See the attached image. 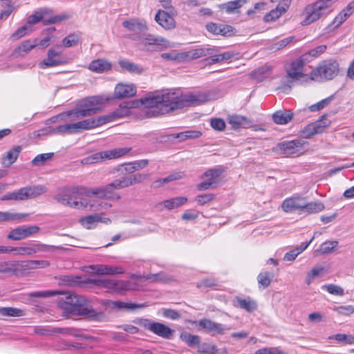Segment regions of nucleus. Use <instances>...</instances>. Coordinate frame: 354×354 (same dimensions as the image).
I'll return each instance as SVG.
<instances>
[{"instance_id": "nucleus-10", "label": "nucleus", "mask_w": 354, "mask_h": 354, "mask_svg": "<svg viewBox=\"0 0 354 354\" xmlns=\"http://www.w3.org/2000/svg\"><path fill=\"white\" fill-rule=\"evenodd\" d=\"M218 52L216 48H198L187 52V56L191 59H198L203 57L209 56L210 63L221 62L232 57V53L225 52L221 54L214 55Z\"/></svg>"}, {"instance_id": "nucleus-32", "label": "nucleus", "mask_w": 354, "mask_h": 354, "mask_svg": "<svg viewBox=\"0 0 354 354\" xmlns=\"http://www.w3.org/2000/svg\"><path fill=\"white\" fill-rule=\"evenodd\" d=\"M58 279L59 285L68 286H79L82 282H88V280L82 281L80 277L74 275H61Z\"/></svg>"}, {"instance_id": "nucleus-61", "label": "nucleus", "mask_w": 354, "mask_h": 354, "mask_svg": "<svg viewBox=\"0 0 354 354\" xmlns=\"http://www.w3.org/2000/svg\"><path fill=\"white\" fill-rule=\"evenodd\" d=\"M46 13H47V10H46L35 12L34 14L28 17L27 23L31 25L35 24L42 19L44 20V16Z\"/></svg>"}, {"instance_id": "nucleus-45", "label": "nucleus", "mask_w": 354, "mask_h": 354, "mask_svg": "<svg viewBox=\"0 0 354 354\" xmlns=\"http://www.w3.org/2000/svg\"><path fill=\"white\" fill-rule=\"evenodd\" d=\"M100 221H102V215L95 214L83 217L80 221L86 229H91L93 227L94 225L99 223Z\"/></svg>"}, {"instance_id": "nucleus-56", "label": "nucleus", "mask_w": 354, "mask_h": 354, "mask_svg": "<svg viewBox=\"0 0 354 354\" xmlns=\"http://www.w3.org/2000/svg\"><path fill=\"white\" fill-rule=\"evenodd\" d=\"M338 245L337 241H327L324 242L321 245L319 250L322 254H329L331 253L334 248Z\"/></svg>"}, {"instance_id": "nucleus-3", "label": "nucleus", "mask_w": 354, "mask_h": 354, "mask_svg": "<svg viewBox=\"0 0 354 354\" xmlns=\"http://www.w3.org/2000/svg\"><path fill=\"white\" fill-rule=\"evenodd\" d=\"M61 307L71 315L84 316L92 320H100L104 315L102 313L95 311L88 306L86 299L75 293H68Z\"/></svg>"}, {"instance_id": "nucleus-18", "label": "nucleus", "mask_w": 354, "mask_h": 354, "mask_svg": "<svg viewBox=\"0 0 354 354\" xmlns=\"http://www.w3.org/2000/svg\"><path fill=\"white\" fill-rule=\"evenodd\" d=\"M198 326L203 329H205L207 332L212 333V335H223L227 329L224 325L214 322L208 319H201L198 322Z\"/></svg>"}, {"instance_id": "nucleus-9", "label": "nucleus", "mask_w": 354, "mask_h": 354, "mask_svg": "<svg viewBox=\"0 0 354 354\" xmlns=\"http://www.w3.org/2000/svg\"><path fill=\"white\" fill-rule=\"evenodd\" d=\"M130 147H120L93 153L82 160V164H95L102 161L121 158L129 151Z\"/></svg>"}, {"instance_id": "nucleus-27", "label": "nucleus", "mask_w": 354, "mask_h": 354, "mask_svg": "<svg viewBox=\"0 0 354 354\" xmlns=\"http://www.w3.org/2000/svg\"><path fill=\"white\" fill-rule=\"evenodd\" d=\"M201 132L196 130H187L185 131L172 133L167 136L168 140L173 141L175 139L178 140L179 142H183L188 139H194L201 137Z\"/></svg>"}, {"instance_id": "nucleus-31", "label": "nucleus", "mask_w": 354, "mask_h": 354, "mask_svg": "<svg viewBox=\"0 0 354 354\" xmlns=\"http://www.w3.org/2000/svg\"><path fill=\"white\" fill-rule=\"evenodd\" d=\"M246 0H234L222 3L219 8L225 10L227 14H233L239 12V9L241 8L245 3Z\"/></svg>"}, {"instance_id": "nucleus-42", "label": "nucleus", "mask_w": 354, "mask_h": 354, "mask_svg": "<svg viewBox=\"0 0 354 354\" xmlns=\"http://www.w3.org/2000/svg\"><path fill=\"white\" fill-rule=\"evenodd\" d=\"M66 63V61L64 58H53L47 55V58L41 62L39 65L41 68L44 69L49 67L62 65Z\"/></svg>"}, {"instance_id": "nucleus-44", "label": "nucleus", "mask_w": 354, "mask_h": 354, "mask_svg": "<svg viewBox=\"0 0 354 354\" xmlns=\"http://www.w3.org/2000/svg\"><path fill=\"white\" fill-rule=\"evenodd\" d=\"M0 315L14 317H22L25 315V311L14 307H0Z\"/></svg>"}, {"instance_id": "nucleus-48", "label": "nucleus", "mask_w": 354, "mask_h": 354, "mask_svg": "<svg viewBox=\"0 0 354 354\" xmlns=\"http://www.w3.org/2000/svg\"><path fill=\"white\" fill-rule=\"evenodd\" d=\"M54 153H41L38 154L35 157V158L32 160V164L34 166H42L46 164V162L51 160L54 156Z\"/></svg>"}, {"instance_id": "nucleus-40", "label": "nucleus", "mask_w": 354, "mask_h": 354, "mask_svg": "<svg viewBox=\"0 0 354 354\" xmlns=\"http://www.w3.org/2000/svg\"><path fill=\"white\" fill-rule=\"evenodd\" d=\"M180 339L190 347L199 346L201 343V338L198 335H192L187 332L181 333Z\"/></svg>"}, {"instance_id": "nucleus-49", "label": "nucleus", "mask_w": 354, "mask_h": 354, "mask_svg": "<svg viewBox=\"0 0 354 354\" xmlns=\"http://www.w3.org/2000/svg\"><path fill=\"white\" fill-rule=\"evenodd\" d=\"M28 198H35L47 192V188L44 185H36L26 187Z\"/></svg>"}, {"instance_id": "nucleus-4", "label": "nucleus", "mask_w": 354, "mask_h": 354, "mask_svg": "<svg viewBox=\"0 0 354 354\" xmlns=\"http://www.w3.org/2000/svg\"><path fill=\"white\" fill-rule=\"evenodd\" d=\"M102 99L98 96H91L80 100L76 106L70 110L73 120L93 115L101 110Z\"/></svg>"}, {"instance_id": "nucleus-26", "label": "nucleus", "mask_w": 354, "mask_h": 354, "mask_svg": "<svg viewBox=\"0 0 354 354\" xmlns=\"http://www.w3.org/2000/svg\"><path fill=\"white\" fill-rule=\"evenodd\" d=\"M93 273L97 274H122L124 270L121 267H111L106 265H93L90 266Z\"/></svg>"}, {"instance_id": "nucleus-20", "label": "nucleus", "mask_w": 354, "mask_h": 354, "mask_svg": "<svg viewBox=\"0 0 354 354\" xmlns=\"http://www.w3.org/2000/svg\"><path fill=\"white\" fill-rule=\"evenodd\" d=\"M304 62L302 57L292 61L287 70L288 76L292 80H299L304 76L303 73Z\"/></svg>"}, {"instance_id": "nucleus-57", "label": "nucleus", "mask_w": 354, "mask_h": 354, "mask_svg": "<svg viewBox=\"0 0 354 354\" xmlns=\"http://www.w3.org/2000/svg\"><path fill=\"white\" fill-rule=\"evenodd\" d=\"M198 352L201 354H216L218 348L214 344L204 343L199 345Z\"/></svg>"}, {"instance_id": "nucleus-25", "label": "nucleus", "mask_w": 354, "mask_h": 354, "mask_svg": "<svg viewBox=\"0 0 354 354\" xmlns=\"http://www.w3.org/2000/svg\"><path fill=\"white\" fill-rule=\"evenodd\" d=\"M112 64L105 59H97L92 61L88 65V69L96 73H103L109 71Z\"/></svg>"}, {"instance_id": "nucleus-37", "label": "nucleus", "mask_w": 354, "mask_h": 354, "mask_svg": "<svg viewBox=\"0 0 354 354\" xmlns=\"http://www.w3.org/2000/svg\"><path fill=\"white\" fill-rule=\"evenodd\" d=\"M118 64L122 68L131 73L140 74L143 71L140 66L127 59H120Z\"/></svg>"}, {"instance_id": "nucleus-52", "label": "nucleus", "mask_w": 354, "mask_h": 354, "mask_svg": "<svg viewBox=\"0 0 354 354\" xmlns=\"http://www.w3.org/2000/svg\"><path fill=\"white\" fill-rule=\"evenodd\" d=\"M257 281L260 287L266 288L270 284L271 274L268 272H261L257 276Z\"/></svg>"}, {"instance_id": "nucleus-16", "label": "nucleus", "mask_w": 354, "mask_h": 354, "mask_svg": "<svg viewBox=\"0 0 354 354\" xmlns=\"http://www.w3.org/2000/svg\"><path fill=\"white\" fill-rule=\"evenodd\" d=\"M132 278L138 280H144L151 283H166L171 280V277L164 272H160L156 274H133Z\"/></svg>"}, {"instance_id": "nucleus-22", "label": "nucleus", "mask_w": 354, "mask_h": 354, "mask_svg": "<svg viewBox=\"0 0 354 354\" xmlns=\"http://www.w3.org/2000/svg\"><path fill=\"white\" fill-rule=\"evenodd\" d=\"M156 21L162 28L167 30H171L176 27L174 19L164 10H159L156 16Z\"/></svg>"}, {"instance_id": "nucleus-29", "label": "nucleus", "mask_w": 354, "mask_h": 354, "mask_svg": "<svg viewBox=\"0 0 354 354\" xmlns=\"http://www.w3.org/2000/svg\"><path fill=\"white\" fill-rule=\"evenodd\" d=\"M133 102H123L119 105V108L114 111L112 115H107L109 120L107 122L112 120L114 118H123L129 113V109L134 107Z\"/></svg>"}, {"instance_id": "nucleus-39", "label": "nucleus", "mask_w": 354, "mask_h": 354, "mask_svg": "<svg viewBox=\"0 0 354 354\" xmlns=\"http://www.w3.org/2000/svg\"><path fill=\"white\" fill-rule=\"evenodd\" d=\"M350 16L349 13L343 10L335 17L332 23L327 26L328 32L339 27Z\"/></svg>"}, {"instance_id": "nucleus-59", "label": "nucleus", "mask_w": 354, "mask_h": 354, "mask_svg": "<svg viewBox=\"0 0 354 354\" xmlns=\"http://www.w3.org/2000/svg\"><path fill=\"white\" fill-rule=\"evenodd\" d=\"M31 31L32 28L30 26L24 25L17 29L15 32H13L11 35L10 38L17 40L26 35L29 32Z\"/></svg>"}, {"instance_id": "nucleus-35", "label": "nucleus", "mask_w": 354, "mask_h": 354, "mask_svg": "<svg viewBox=\"0 0 354 354\" xmlns=\"http://www.w3.org/2000/svg\"><path fill=\"white\" fill-rule=\"evenodd\" d=\"M234 306H238L248 312H252L257 308V304L255 301L250 298L241 299L239 297L236 298L234 300Z\"/></svg>"}, {"instance_id": "nucleus-33", "label": "nucleus", "mask_w": 354, "mask_h": 354, "mask_svg": "<svg viewBox=\"0 0 354 354\" xmlns=\"http://www.w3.org/2000/svg\"><path fill=\"white\" fill-rule=\"evenodd\" d=\"M28 194H27L26 187H23L18 190L7 193L1 197V200L25 201L28 199Z\"/></svg>"}, {"instance_id": "nucleus-58", "label": "nucleus", "mask_w": 354, "mask_h": 354, "mask_svg": "<svg viewBox=\"0 0 354 354\" xmlns=\"http://www.w3.org/2000/svg\"><path fill=\"white\" fill-rule=\"evenodd\" d=\"M80 37L76 34H71L62 40V44L64 47L69 48L78 44Z\"/></svg>"}, {"instance_id": "nucleus-7", "label": "nucleus", "mask_w": 354, "mask_h": 354, "mask_svg": "<svg viewBox=\"0 0 354 354\" xmlns=\"http://www.w3.org/2000/svg\"><path fill=\"white\" fill-rule=\"evenodd\" d=\"M331 0H319L306 8V17L301 21L302 26H308L318 20L323 15L330 12Z\"/></svg>"}, {"instance_id": "nucleus-21", "label": "nucleus", "mask_w": 354, "mask_h": 354, "mask_svg": "<svg viewBox=\"0 0 354 354\" xmlns=\"http://www.w3.org/2000/svg\"><path fill=\"white\" fill-rule=\"evenodd\" d=\"M133 84H118L114 90V96L118 99L133 97L136 94Z\"/></svg>"}, {"instance_id": "nucleus-11", "label": "nucleus", "mask_w": 354, "mask_h": 354, "mask_svg": "<svg viewBox=\"0 0 354 354\" xmlns=\"http://www.w3.org/2000/svg\"><path fill=\"white\" fill-rule=\"evenodd\" d=\"M330 123L326 116L323 115L321 119L306 126L301 131V136L303 138H309L315 134L320 133Z\"/></svg>"}, {"instance_id": "nucleus-46", "label": "nucleus", "mask_w": 354, "mask_h": 354, "mask_svg": "<svg viewBox=\"0 0 354 354\" xmlns=\"http://www.w3.org/2000/svg\"><path fill=\"white\" fill-rule=\"evenodd\" d=\"M223 175H227L226 167L218 165L206 171L202 177H219Z\"/></svg>"}, {"instance_id": "nucleus-6", "label": "nucleus", "mask_w": 354, "mask_h": 354, "mask_svg": "<svg viewBox=\"0 0 354 354\" xmlns=\"http://www.w3.org/2000/svg\"><path fill=\"white\" fill-rule=\"evenodd\" d=\"M127 37L134 41H140L141 44L147 50L162 51L171 47L170 42L165 38L144 32L139 33H130Z\"/></svg>"}, {"instance_id": "nucleus-54", "label": "nucleus", "mask_w": 354, "mask_h": 354, "mask_svg": "<svg viewBox=\"0 0 354 354\" xmlns=\"http://www.w3.org/2000/svg\"><path fill=\"white\" fill-rule=\"evenodd\" d=\"M322 288L333 295L343 296L344 294V289L342 287L333 283L324 285Z\"/></svg>"}, {"instance_id": "nucleus-51", "label": "nucleus", "mask_w": 354, "mask_h": 354, "mask_svg": "<svg viewBox=\"0 0 354 354\" xmlns=\"http://www.w3.org/2000/svg\"><path fill=\"white\" fill-rule=\"evenodd\" d=\"M218 286V281L212 277L205 278L196 283L198 288H216Z\"/></svg>"}, {"instance_id": "nucleus-55", "label": "nucleus", "mask_w": 354, "mask_h": 354, "mask_svg": "<svg viewBox=\"0 0 354 354\" xmlns=\"http://www.w3.org/2000/svg\"><path fill=\"white\" fill-rule=\"evenodd\" d=\"M23 229L21 226H19L13 230H12L7 235V239L13 241H20L22 239H25V236L24 235Z\"/></svg>"}, {"instance_id": "nucleus-2", "label": "nucleus", "mask_w": 354, "mask_h": 354, "mask_svg": "<svg viewBox=\"0 0 354 354\" xmlns=\"http://www.w3.org/2000/svg\"><path fill=\"white\" fill-rule=\"evenodd\" d=\"M140 183V178H117L106 187L88 189L85 187L74 186L71 187L67 193L57 194L55 196L54 198L62 205L80 209L86 207V205H85L83 202L77 201L79 196H95L102 198H112L111 189H122Z\"/></svg>"}, {"instance_id": "nucleus-28", "label": "nucleus", "mask_w": 354, "mask_h": 354, "mask_svg": "<svg viewBox=\"0 0 354 354\" xmlns=\"http://www.w3.org/2000/svg\"><path fill=\"white\" fill-rule=\"evenodd\" d=\"M36 47L33 39L23 41L14 50L13 55L17 57H24Z\"/></svg>"}, {"instance_id": "nucleus-60", "label": "nucleus", "mask_w": 354, "mask_h": 354, "mask_svg": "<svg viewBox=\"0 0 354 354\" xmlns=\"http://www.w3.org/2000/svg\"><path fill=\"white\" fill-rule=\"evenodd\" d=\"M0 273L14 275V261L0 262Z\"/></svg>"}, {"instance_id": "nucleus-19", "label": "nucleus", "mask_w": 354, "mask_h": 354, "mask_svg": "<svg viewBox=\"0 0 354 354\" xmlns=\"http://www.w3.org/2000/svg\"><path fill=\"white\" fill-rule=\"evenodd\" d=\"M304 198L299 196H292L286 198L282 203L281 207L286 212H292L296 209L299 210V213L301 214V209Z\"/></svg>"}, {"instance_id": "nucleus-12", "label": "nucleus", "mask_w": 354, "mask_h": 354, "mask_svg": "<svg viewBox=\"0 0 354 354\" xmlns=\"http://www.w3.org/2000/svg\"><path fill=\"white\" fill-rule=\"evenodd\" d=\"M306 143V142L300 140H295L281 142L278 145V147L283 154L287 156H298L304 150Z\"/></svg>"}, {"instance_id": "nucleus-8", "label": "nucleus", "mask_w": 354, "mask_h": 354, "mask_svg": "<svg viewBox=\"0 0 354 354\" xmlns=\"http://www.w3.org/2000/svg\"><path fill=\"white\" fill-rule=\"evenodd\" d=\"M339 72V64L335 60H325L310 73L313 80L322 82L334 78Z\"/></svg>"}, {"instance_id": "nucleus-63", "label": "nucleus", "mask_w": 354, "mask_h": 354, "mask_svg": "<svg viewBox=\"0 0 354 354\" xmlns=\"http://www.w3.org/2000/svg\"><path fill=\"white\" fill-rule=\"evenodd\" d=\"M220 30L218 35L223 37H232L235 35L236 32L233 26L227 24H221Z\"/></svg>"}, {"instance_id": "nucleus-41", "label": "nucleus", "mask_w": 354, "mask_h": 354, "mask_svg": "<svg viewBox=\"0 0 354 354\" xmlns=\"http://www.w3.org/2000/svg\"><path fill=\"white\" fill-rule=\"evenodd\" d=\"M32 270L30 260L15 261H14V275H22L28 270Z\"/></svg>"}, {"instance_id": "nucleus-34", "label": "nucleus", "mask_w": 354, "mask_h": 354, "mask_svg": "<svg viewBox=\"0 0 354 354\" xmlns=\"http://www.w3.org/2000/svg\"><path fill=\"white\" fill-rule=\"evenodd\" d=\"M22 150L21 146H15L10 150H9L6 155L3 158L2 163L3 165L8 167L14 163L17 159L19 153Z\"/></svg>"}, {"instance_id": "nucleus-23", "label": "nucleus", "mask_w": 354, "mask_h": 354, "mask_svg": "<svg viewBox=\"0 0 354 354\" xmlns=\"http://www.w3.org/2000/svg\"><path fill=\"white\" fill-rule=\"evenodd\" d=\"M151 332L166 339H171L174 333V330L169 326L162 323L156 322L153 324Z\"/></svg>"}, {"instance_id": "nucleus-30", "label": "nucleus", "mask_w": 354, "mask_h": 354, "mask_svg": "<svg viewBox=\"0 0 354 354\" xmlns=\"http://www.w3.org/2000/svg\"><path fill=\"white\" fill-rule=\"evenodd\" d=\"M293 117V113L290 110H280L275 112L272 115L273 121L278 124H286L290 122Z\"/></svg>"}, {"instance_id": "nucleus-36", "label": "nucleus", "mask_w": 354, "mask_h": 354, "mask_svg": "<svg viewBox=\"0 0 354 354\" xmlns=\"http://www.w3.org/2000/svg\"><path fill=\"white\" fill-rule=\"evenodd\" d=\"M324 205L321 202H311L306 203L304 201L301 209V214H315L322 211L324 209Z\"/></svg>"}, {"instance_id": "nucleus-62", "label": "nucleus", "mask_w": 354, "mask_h": 354, "mask_svg": "<svg viewBox=\"0 0 354 354\" xmlns=\"http://www.w3.org/2000/svg\"><path fill=\"white\" fill-rule=\"evenodd\" d=\"M333 98V95L330 96L326 99H324V100L319 101V102H317L315 104L311 105L309 109L313 112L319 111V110L324 109V107L327 106L330 103Z\"/></svg>"}, {"instance_id": "nucleus-17", "label": "nucleus", "mask_w": 354, "mask_h": 354, "mask_svg": "<svg viewBox=\"0 0 354 354\" xmlns=\"http://www.w3.org/2000/svg\"><path fill=\"white\" fill-rule=\"evenodd\" d=\"M122 26L132 33L142 34L148 30L147 25L144 20L138 18H131L122 22Z\"/></svg>"}, {"instance_id": "nucleus-38", "label": "nucleus", "mask_w": 354, "mask_h": 354, "mask_svg": "<svg viewBox=\"0 0 354 354\" xmlns=\"http://www.w3.org/2000/svg\"><path fill=\"white\" fill-rule=\"evenodd\" d=\"M29 216L27 213H12L9 212H0V223L11 221H21Z\"/></svg>"}, {"instance_id": "nucleus-24", "label": "nucleus", "mask_w": 354, "mask_h": 354, "mask_svg": "<svg viewBox=\"0 0 354 354\" xmlns=\"http://www.w3.org/2000/svg\"><path fill=\"white\" fill-rule=\"evenodd\" d=\"M187 201V198L186 197H176L158 203L155 207L157 209L160 211L163 210L165 208L171 210L183 205Z\"/></svg>"}, {"instance_id": "nucleus-13", "label": "nucleus", "mask_w": 354, "mask_h": 354, "mask_svg": "<svg viewBox=\"0 0 354 354\" xmlns=\"http://www.w3.org/2000/svg\"><path fill=\"white\" fill-rule=\"evenodd\" d=\"M147 164L148 162L146 160L122 164L113 169V173L118 176L130 175L144 168Z\"/></svg>"}, {"instance_id": "nucleus-14", "label": "nucleus", "mask_w": 354, "mask_h": 354, "mask_svg": "<svg viewBox=\"0 0 354 354\" xmlns=\"http://www.w3.org/2000/svg\"><path fill=\"white\" fill-rule=\"evenodd\" d=\"M33 332L32 334L39 335L41 336H53L57 333H70L75 335L73 328H59L53 327L51 326H35L32 327Z\"/></svg>"}, {"instance_id": "nucleus-15", "label": "nucleus", "mask_w": 354, "mask_h": 354, "mask_svg": "<svg viewBox=\"0 0 354 354\" xmlns=\"http://www.w3.org/2000/svg\"><path fill=\"white\" fill-rule=\"evenodd\" d=\"M89 283H93L95 285L108 288L115 292H120L127 289V283L123 281H117L114 279H88Z\"/></svg>"}, {"instance_id": "nucleus-43", "label": "nucleus", "mask_w": 354, "mask_h": 354, "mask_svg": "<svg viewBox=\"0 0 354 354\" xmlns=\"http://www.w3.org/2000/svg\"><path fill=\"white\" fill-rule=\"evenodd\" d=\"M221 178H207L205 181L197 185L199 191L214 189L221 185Z\"/></svg>"}, {"instance_id": "nucleus-50", "label": "nucleus", "mask_w": 354, "mask_h": 354, "mask_svg": "<svg viewBox=\"0 0 354 354\" xmlns=\"http://www.w3.org/2000/svg\"><path fill=\"white\" fill-rule=\"evenodd\" d=\"M248 119L241 115H232L229 117V123L233 129H238L245 124L248 123Z\"/></svg>"}, {"instance_id": "nucleus-53", "label": "nucleus", "mask_w": 354, "mask_h": 354, "mask_svg": "<svg viewBox=\"0 0 354 354\" xmlns=\"http://www.w3.org/2000/svg\"><path fill=\"white\" fill-rule=\"evenodd\" d=\"M329 339H335L338 342H342L347 344H354V335L338 333L328 337Z\"/></svg>"}, {"instance_id": "nucleus-5", "label": "nucleus", "mask_w": 354, "mask_h": 354, "mask_svg": "<svg viewBox=\"0 0 354 354\" xmlns=\"http://www.w3.org/2000/svg\"><path fill=\"white\" fill-rule=\"evenodd\" d=\"M109 118L108 116H99L94 118L84 120L76 123L59 125L52 129L53 133H71L77 131L79 129H91L107 123Z\"/></svg>"}, {"instance_id": "nucleus-64", "label": "nucleus", "mask_w": 354, "mask_h": 354, "mask_svg": "<svg viewBox=\"0 0 354 354\" xmlns=\"http://www.w3.org/2000/svg\"><path fill=\"white\" fill-rule=\"evenodd\" d=\"M255 354H288L279 349L278 347L273 348H262L255 351Z\"/></svg>"}, {"instance_id": "nucleus-1", "label": "nucleus", "mask_w": 354, "mask_h": 354, "mask_svg": "<svg viewBox=\"0 0 354 354\" xmlns=\"http://www.w3.org/2000/svg\"><path fill=\"white\" fill-rule=\"evenodd\" d=\"M207 100L205 93L183 95L180 89L174 88L157 91L142 98L140 102L150 109L152 116H158L185 106L199 105Z\"/></svg>"}, {"instance_id": "nucleus-47", "label": "nucleus", "mask_w": 354, "mask_h": 354, "mask_svg": "<svg viewBox=\"0 0 354 354\" xmlns=\"http://www.w3.org/2000/svg\"><path fill=\"white\" fill-rule=\"evenodd\" d=\"M286 11L283 7L277 6L276 9L271 10L269 13L266 15L263 20L266 22L273 21L281 17V15Z\"/></svg>"}]
</instances>
